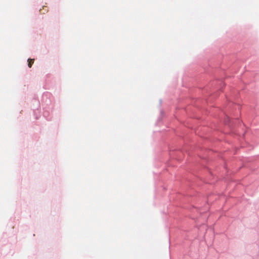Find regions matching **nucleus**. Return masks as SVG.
Here are the masks:
<instances>
[{"label": "nucleus", "mask_w": 259, "mask_h": 259, "mask_svg": "<svg viewBox=\"0 0 259 259\" xmlns=\"http://www.w3.org/2000/svg\"><path fill=\"white\" fill-rule=\"evenodd\" d=\"M28 66L29 68L31 67L32 65L34 63V59H28Z\"/></svg>", "instance_id": "1"}]
</instances>
